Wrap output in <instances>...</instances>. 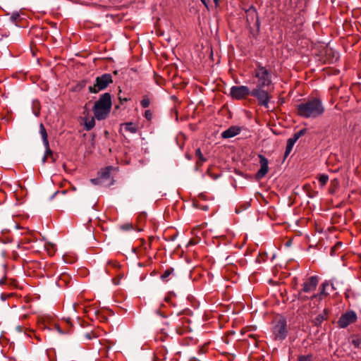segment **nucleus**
I'll use <instances>...</instances> for the list:
<instances>
[{"label": "nucleus", "mask_w": 361, "mask_h": 361, "mask_svg": "<svg viewBox=\"0 0 361 361\" xmlns=\"http://www.w3.org/2000/svg\"><path fill=\"white\" fill-rule=\"evenodd\" d=\"M298 114L305 118H315L324 114V107L320 99L314 98L298 106Z\"/></svg>", "instance_id": "nucleus-1"}, {"label": "nucleus", "mask_w": 361, "mask_h": 361, "mask_svg": "<svg viewBox=\"0 0 361 361\" xmlns=\"http://www.w3.org/2000/svg\"><path fill=\"white\" fill-rule=\"evenodd\" d=\"M111 109V98L109 93L103 94L93 107V112L97 120H104L109 115Z\"/></svg>", "instance_id": "nucleus-2"}, {"label": "nucleus", "mask_w": 361, "mask_h": 361, "mask_svg": "<svg viewBox=\"0 0 361 361\" xmlns=\"http://www.w3.org/2000/svg\"><path fill=\"white\" fill-rule=\"evenodd\" d=\"M113 82L112 76L109 73L102 74L96 78L95 83L88 87L91 93H97L99 91L105 90L110 83Z\"/></svg>", "instance_id": "nucleus-3"}, {"label": "nucleus", "mask_w": 361, "mask_h": 361, "mask_svg": "<svg viewBox=\"0 0 361 361\" xmlns=\"http://www.w3.org/2000/svg\"><path fill=\"white\" fill-rule=\"evenodd\" d=\"M319 283V278L317 276H313L307 279L302 283V289L298 293V299L300 300H305L309 298L308 295H305L306 293H312L317 288Z\"/></svg>", "instance_id": "nucleus-4"}, {"label": "nucleus", "mask_w": 361, "mask_h": 361, "mask_svg": "<svg viewBox=\"0 0 361 361\" xmlns=\"http://www.w3.org/2000/svg\"><path fill=\"white\" fill-rule=\"evenodd\" d=\"M272 331L275 339L283 340L287 335L286 320L283 318H279L274 321Z\"/></svg>", "instance_id": "nucleus-5"}, {"label": "nucleus", "mask_w": 361, "mask_h": 361, "mask_svg": "<svg viewBox=\"0 0 361 361\" xmlns=\"http://www.w3.org/2000/svg\"><path fill=\"white\" fill-rule=\"evenodd\" d=\"M255 76L258 79V85L257 87H268L271 82L270 73L264 67H259L256 70Z\"/></svg>", "instance_id": "nucleus-6"}, {"label": "nucleus", "mask_w": 361, "mask_h": 361, "mask_svg": "<svg viewBox=\"0 0 361 361\" xmlns=\"http://www.w3.org/2000/svg\"><path fill=\"white\" fill-rule=\"evenodd\" d=\"M357 314L353 310H348L345 313L342 314L339 317L337 324L340 328H346L351 324L355 323L357 321Z\"/></svg>", "instance_id": "nucleus-7"}, {"label": "nucleus", "mask_w": 361, "mask_h": 361, "mask_svg": "<svg viewBox=\"0 0 361 361\" xmlns=\"http://www.w3.org/2000/svg\"><path fill=\"white\" fill-rule=\"evenodd\" d=\"M230 94L235 99H243L251 94V92L247 86H233L231 88Z\"/></svg>", "instance_id": "nucleus-8"}, {"label": "nucleus", "mask_w": 361, "mask_h": 361, "mask_svg": "<svg viewBox=\"0 0 361 361\" xmlns=\"http://www.w3.org/2000/svg\"><path fill=\"white\" fill-rule=\"evenodd\" d=\"M263 87H257L251 91V95L256 97L260 105L267 106L269 97L267 90L262 89Z\"/></svg>", "instance_id": "nucleus-9"}, {"label": "nucleus", "mask_w": 361, "mask_h": 361, "mask_svg": "<svg viewBox=\"0 0 361 361\" xmlns=\"http://www.w3.org/2000/svg\"><path fill=\"white\" fill-rule=\"evenodd\" d=\"M329 286H331L333 289L334 288L332 284H329L328 282H324L321 286L319 295H315V294L310 295V298H311V301L310 302V308L314 309L319 305V303L321 300V295L328 294L326 293V289Z\"/></svg>", "instance_id": "nucleus-10"}, {"label": "nucleus", "mask_w": 361, "mask_h": 361, "mask_svg": "<svg viewBox=\"0 0 361 361\" xmlns=\"http://www.w3.org/2000/svg\"><path fill=\"white\" fill-rule=\"evenodd\" d=\"M258 157L259 159V164H260V169L256 173V178L257 179H261L263 177L265 176V175L269 171V166H268V159L263 155L259 154Z\"/></svg>", "instance_id": "nucleus-11"}, {"label": "nucleus", "mask_w": 361, "mask_h": 361, "mask_svg": "<svg viewBox=\"0 0 361 361\" xmlns=\"http://www.w3.org/2000/svg\"><path fill=\"white\" fill-rule=\"evenodd\" d=\"M247 14V22L249 25L255 22V25L257 27L259 26L257 12L253 7H250L246 11Z\"/></svg>", "instance_id": "nucleus-12"}, {"label": "nucleus", "mask_w": 361, "mask_h": 361, "mask_svg": "<svg viewBox=\"0 0 361 361\" xmlns=\"http://www.w3.org/2000/svg\"><path fill=\"white\" fill-rule=\"evenodd\" d=\"M240 132V128L237 126H231L225 131H224L221 134L222 137L224 138H231L237 135H238Z\"/></svg>", "instance_id": "nucleus-13"}, {"label": "nucleus", "mask_w": 361, "mask_h": 361, "mask_svg": "<svg viewBox=\"0 0 361 361\" xmlns=\"http://www.w3.org/2000/svg\"><path fill=\"white\" fill-rule=\"evenodd\" d=\"M84 125L86 130H90L95 126V121L93 116H85L84 118Z\"/></svg>", "instance_id": "nucleus-14"}, {"label": "nucleus", "mask_w": 361, "mask_h": 361, "mask_svg": "<svg viewBox=\"0 0 361 361\" xmlns=\"http://www.w3.org/2000/svg\"><path fill=\"white\" fill-rule=\"evenodd\" d=\"M39 132H40V134L42 135V138L43 140L44 144L47 147H49V142H48V140H47V133L46 129H45V128H44V125L42 123H41L40 126H39ZM47 152L48 153H51V150L49 149V148L47 149Z\"/></svg>", "instance_id": "nucleus-15"}, {"label": "nucleus", "mask_w": 361, "mask_h": 361, "mask_svg": "<svg viewBox=\"0 0 361 361\" xmlns=\"http://www.w3.org/2000/svg\"><path fill=\"white\" fill-rule=\"evenodd\" d=\"M328 313V310L326 309H324L322 314H319L313 319V322L314 323V324H321L323 321L327 319Z\"/></svg>", "instance_id": "nucleus-16"}, {"label": "nucleus", "mask_w": 361, "mask_h": 361, "mask_svg": "<svg viewBox=\"0 0 361 361\" xmlns=\"http://www.w3.org/2000/svg\"><path fill=\"white\" fill-rule=\"evenodd\" d=\"M122 126L124 127V129L126 131H128L130 133H135L137 130V126L131 122L123 123V124H122Z\"/></svg>", "instance_id": "nucleus-17"}, {"label": "nucleus", "mask_w": 361, "mask_h": 361, "mask_svg": "<svg viewBox=\"0 0 361 361\" xmlns=\"http://www.w3.org/2000/svg\"><path fill=\"white\" fill-rule=\"evenodd\" d=\"M293 147V137H290L287 141V145L286 148V151L284 153V159L288 156L290 153Z\"/></svg>", "instance_id": "nucleus-18"}, {"label": "nucleus", "mask_w": 361, "mask_h": 361, "mask_svg": "<svg viewBox=\"0 0 361 361\" xmlns=\"http://www.w3.org/2000/svg\"><path fill=\"white\" fill-rule=\"evenodd\" d=\"M69 279V276L65 274H62L60 276V278L58 281V285L59 286H66L68 285V280Z\"/></svg>", "instance_id": "nucleus-19"}, {"label": "nucleus", "mask_w": 361, "mask_h": 361, "mask_svg": "<svg viewBox=\"0 0 361 361\" xmlns=\"http://www.w3.org/2000/svg\"><path fill=\"white\" fill-rule=\"evenodd\" d=\"M173 271H174L173 268H169V269H166L164 271V272L161 275V279L163 281H167L168 278L169 277L170 275H171L173 274Z\"/></svg>", "instance_id": "nucleus-20"}, {"label": "nucleus", "mask_w": 361, "mask_h": 361, "mask_svg": "<svg viewBox=\"0 0 361 361\" xmlns=\"http://www.w3.org/2000/svg\"><path fill=\"white\" fill-rule=\"evenodd\" d=\"M150 103L151 99L147 95L144 96L140 102V104L143 108H147L150 105Z\"/></svg>", "instance_id": "nucleus-21"}, {"label": "nucleus", "mask_w": 361, "mask_h": 361, "mask_svg": "<svg viewBox=\"0 0 361 361\" xmlns=\"http://www.w3.org/2000/svg\"><path fill=\"white\" fill-rule=\"evenodd\" d=\"M328 180H329V176L327 175H325V174L320 175L318 178V181L320 184V186L321 187L324 186L326 184V183L328 182Z\"/></svg>", "instance_id": "nucleus-22"}, {"label": "nucleus", "mask_w": 361, "mask_h": 361, "mask_svg": "<svg viewBox=\"0 0 361 361\" xmlns=\"http://www.w3.org/2000/svg\"><path fill=\"white\" fill-rule=\"evenodd\" d=\"M120 228L123 231H130V230L133 229V226L130 223H126V224H122L120 226Z\"/></svg>", "instance_id": "nucleus-23"}, {"label": "nucleus", "mask_w": 361, "mask_h": 361, "mask_svg": "<svg viewBox=\"0 0 361 361\" xmlns=\"http://www.w3.org/2000/svg\"><path fill=\"white\" fill-rule=\"evenodd\" d=\"M306 133V129L305 128H302L301 130H300L297 133H295V142L301 137L305 133Z\"/></svg>", "instance_id": "nucleus-24"}, {"label": "nucleus", "mask_w": 361, "mask_h": 361, "mask_svg": "<svg viewBox=\"0 0 361 361\" xmlns=\"http://www.w3.org/2000/svg\"><path fill=\"white\" fill-rule=\"evenodd\" d=\"M107 265L111 266L115 269H119L120 268V264L115 260H109L107 262Z\"/></svg>", "instance_id": "nucleus-25"}, {"label": "nucleus", "mask_w": 361, "mask_h": 361, "mask_svg": "<svg viewBox=\"0 0 361 361\" xmlns=\"http://www.w3.org/2000/svg\"><path fill=\"white\" fill-rule=\"evenodd\" d=\"M20 18V14L18 12H13L11 16V20L12 23H16L17 20Z\"/></svg>", "instance_id": "nucleus-26"}, {"label": "nucleus", "mask_w": 361, "mask_h": 361, "mask_svg": "<svg viewBox=\"0 0 361 361\" xmlns=\"http://www.w3.org/2000/svg\"><path fill=\"white\" fill-rule=\"evenodd\" d=\"M298 361H312V356L311 355L300 356Z\"/></svg>", "instance_id": "nucleus-27"}, {"label": "nucleus", "mask_w": 361, "mask_h": 361, "mask_svg": "<svg viewBox=\"0 0 361 361\" xmlns=\"http://www.w3.org/2000/svg\"><path fill=\"white\" fill-rule=\"evenodd\" d=\"M144 116L145 117V118L147 120V121H151L152 117H153V114H152V112L150 111V110H146L145 111V114H144Z\"/></svg>", "instance_id": "nucleus-28"}, {"label": "nucleus", "mask_w": 361, "mask_h": 361, "mask_svg": "<svg viewBox=\"0 0 361 361\" xmlns=\"http://www.w3.org/2000/svg\"><path fill=\"white\" fill-rule=\"evenodd\" d=\"M110 171L109 168H106L104 172H102L101 173V178H106L109 176Z\"/></svg>", "instance_id": "nucleus-29"}, {"label": "nucleus", "mask_w": 361, "mask_h": 361, "mask_svg": "<svg viewBox=\"0 0 361 361\" xmlns=\"http://www.w3.org/2000/svg\"><path fill=\"white\" fill-rule=\"evenodd\" d=\"M196 156H197V157H198V158H199L202 161H205V159H204L203 155H202V152H201L200 149H197L196 150Z\"/></svg>", "instance_id": "nucleus-30"}, {"label": "nucleus", "mask_w": 361, "mask_h": 361, "mask_svg": "<svg viewBox=\"0 0 361 361\" xmlns=\"http://www.w3.org/2000/svg\"><path fill=\"white\" fill-rule=\"evenodd\" d=\"M292 245V238L288 239L284 244L283 246L286 247H290Z\"/></svg>", "instance_id": "nucleus-31"}, {"label": "nucleus", "mask_w": 361, "mask_h": 361, "mask_svg": "<svg viewBox=\"0 0 361 361\" xmlns=\"http://www.w3.org/2000/svg\"><path fill=\"white\" fill-rule=\"evenodd\" d=\"M146 218V214H141L138 216V221H144Z\"/></svg>", "instance_id": "nucleus-32"}, {"label": "nucleus", "mask_w": 361, "mask_h": 361, "mask_svg": "<svg viewBox=\"0 0 361 361\" xmlns=\"http://www.w3.org/2000/svg\"><path fill=\"white\" fill-rule=\"evenodd\" d=\"M202 3L208 8V2L209 0H200Z\"/></svg>", "instance_id": "nucleus-33"}, {"label": "nucleus", "mask_w": 361, "mask_h": 361, "mask_svg": "<svg viewBox=\"0 0 361 361\" xmlns=\"http://www.w3.org/2000/svg\"><path fill=\"white\" fill-rule=\"evenodd\" d=\"M353 342L355 345L358 346V345H359V341L358 340H354Z\"/></svg>", "instance_id": "nucleus-34"}, {"label": "nucleus", "mask_w": 361, "mask_h": 361, "mask_svg": "<svg viewBox=\"0 0 361 361\" xmlns=\"http://www.w3.org/2000/svg\"><path fill=\"white\" fill-rule=\"evenodd\" d=\"M56 329L58 330V331H59V332H60L61 334H62V333H63V332L61 331L59 326L56 325Z\"/></svg>", "instance_id": "nucleus-35"}, {"label": "nucleus", "mask_w": 361, "mask_h": 361, "mask_svg": "<svg viewBox=\"0 0 361 361\" xmlns=\"http://www.w3.org/2000/svg\"><path fill=\"white\" fill-rule=\"evenodd\" d=\"M219 0H214V2L216 6H217L219 5Z\"/></svg>", "instance_id": "nucleus-36"}, {"label": "nucleus", "mask_w": 361, "mask_h": 361, "mask_svg": "<svg viewBox=\"0 0 361 361\" xmlns=\"http://www.w3.org/2000/svg\"><path fill=\"white\" fill-rule=\"evenodd\" d=\"M47 274L51 276V275H53V274H54V273H52V272H51V271H47Z\"/></svg>", "instance_id": "nucleus-37"}, {"label": "nucleus", "mask_w": 361, "mask_h": 361, "mask_svg": "<svg viewBox=\"0 0 361 361\" xmlns=\"http://www.w3.org/2000/svg\"><path fill=\"white\" fill-rule=\"evenodd\" d=\"M95 180H94V179H92V181L93 183H95Z\"/></svg>", "instance_id": "nucleus-38"}, {"label": "nucleus", "mask_w": 361, "mask_h": 361, "mask_svg": "<svg viewBox=\"0 0 361 361\" xmlns=\"http://www.w3.org/2000/svg\"><path fill=\"white\" fill-rule=\"evenodd\" d=\"M137 230H138V231H142V228H138Z\"/></svg>", "instance_id": "nucleus-39"}, {"label": "nucleus", "mask_w": 361, "mask_h": 361, "mask_svg": "<svg viewBox=\"0 0 361 361\" xmlns=\"http://www.w3.org/2000/svg\"><path fill=\"white\" fill-rule=\"evenodd\" d=\"M165 300L167 302L169 300V298H166Z\"/></svg>", "instance_id": "nucleus-40"}, {"label": "nucleus", "mask_w": 361, "mask_h": 361, "mask_svg": "<svg viewBox=\"0 0 361 361\" xmlns=\"http://www.w3.org/2000/svg\"><path fill=\"white\" fill-rule=\"evenodd\" d=\"M46 157H44L43 159V161H45Z\"/></svg>", "instance_id": "nucleus-41"}, {"label": "nucleus", "mask_w": 361, "mask_h": 361, "mask_svg": "<svg viewBox=\"0 0 361 361\" xmlns=\"http://www.w3.org/2000/svg\"><path fill=\"white\" fill-rule=\"evenodd\" d=\"M87 337L88 338H90V337L89 336V334H87Z\"/></svg>", "instance_id": "nucleus-42"}]
</instances>
